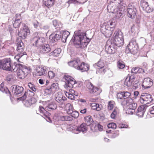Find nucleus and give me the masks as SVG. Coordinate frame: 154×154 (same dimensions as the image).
Here are the masks:
<instances>
[{"label":"nucleus","mask_w":154,"mask_h":154,"mask_svg":"<svg viewBox=\"0 0 154 154\" xmlns=\"http://www.w3.org/2000/svg\"><path fill=\"white\" fill-rule=\"evenodd\" d=\"M13 71L15 72L20 79H24L30 72V68L20 64H17L13 67Z\"/></svg>","instance_id":"2"},{"label":"nucleus","mask_w":154,"mask_h":154,"mask_svg":"<svg viewBox=\"0 0 154 154\" xmlns=\"http://www.w3.org/2000/svg\"><path fill=\"white\" fill-rule=\"evenodd\" d=\"M36 102V99L34 98H32L31 99L27 100L26 101L25 104L27 107L29 106L32 104H34Z\"/></svg>","instance_id":"34"},{"label":"nucleus","mask_w":154,"mask_h":154,"mask_svg":"<svg viewBox=\"0 0 154 154\" xmlns=\"http://www.w3.org/2000/svg\"><path fill=\"white\" fill-rule=\"evenodd\" d=\"M55 100L60 104L62 105L65 104L64 102L66 100V98L63 96L61 92H60L55 94Z\"/></svg>","instance_id":"16"},{"label":"nucleus","mask_w":154,"mask_h":154,"mask_svg":"<svg viewBox=\"0 0 154 154\" xmlns=\"http://www.w3.org/2000/svg\"><path fill=\"white\" fill-rule=\"evenodd\" d=\"M28 85L30 88L33 91H36V89L35 87V86L31 83H29L28 84Z\"/></svg>","instance_id":"52"},{"label":"nucleus","mask_w":154,"mask_h":154,"mask_svg":"<svg viewBox=\"0 0 154 154\" xmlns=\"http://www.w3.org/2000/svg\"><path fill=\"white\" fill-rule=\"evenodd\" d=\"M101 30L102 32V33L104 34L106 37H109L112 35L114 30V28L113 27H110L109 30L108 29H106V27H104V26L103 27L101 26Z\"/></svg>","instance_id":"20"},{"label":"nucleus","mask_w":154,"mask_h":154,"mask_svg":"<svg viewBox=\"0 0 154 154\" xmlns=\"http://www.w3.org/2000/svg\"><path fill=\"white\" fill-rule=\"evenodd\" d=\"M36 74L38 76H45L47 75L48 69L46 66L41 65L38 66L36 68Z\"/></svg>","instance_id":"12"},{"label":"nucleus","mask_w":154,"mask_h":154,"mask_svg":"<svg viewBox=\"0 0 154 154\" xmlns=\"http://www.w3.org/2000/svg\"><path fill=\"white\" fill-rule=\"evenodd\" d=\"M137 103L134 101L131 104H130L128 107V113L129 114H133L135 112V110L137 107Z\"/></svg>","instance_id":"26"},{"label":"nucleus","mask_w":154,"mask_h":154,"mask_svg":"<svg viewBox=\"0 0 154 154\" xmlns=\"http://www.w3.org/2000/svg\"><path fill=\"white\" fill-rule=\"evenodd\" d=\"M65 80L66 87L72 88L75 84V82L73 78L68 75H65L63 77Z\"/></svg>","instance_id":"13"},{"label":"nucleus","mask_w":154,"mask_h":154,"mask_svg":"<svg viewBox=\"0 0 154 154\" xmlns=\"http://www.w3.org/2000/svg\"><path fill=\"white\" fill-rule=\"evenodd\" d=\"M45 41V39L44 38L36 36L31 40V43L33 46L40 47Z\"/></svg>","instance_id":"11"},{"label":"nucleus","mask_w":154,"mask_h":154,"mask_svg":"<svg viewBox=\"0 0 154 154\" xmlns=\"http://www.w3.org/2000/svg\"><path fill=\"white\" fill-rule=\"evenodd\" d=\"M153 100V98L152 95L148 93L142 94L140 96L139 99L140 103L145 105L150 103Z\"/></svg>","instance_id":"8"},{"label":"nucleus","mask_w":154,"mask_h":154,"mask_svg":"<svg viewBox=\"0 0 154 154\" xmlns=\"http://www.w3.org/2000/svg\"><path fill=\"white\" fill-rule=\"evenodd\" d=\"M111 2H115L117 5H121L123 0H111Z\"/></svg>","instance_id":"56"},{"label":"nucleus","mask_w":154,"mask_h":154,"mask_svg":"<svg viewBox=\"0 0 154 154\" xmlns=\"http://www.w3.org/2000/svg\"><path fill=\"white\" fill-rule=\"evenodd\" d=\"M24 55V53L18 54L15 56L14 58L17 60V61L20 62L19 59L23 55Z\"/></svg>","instance_id":"48"},{"label":"nucleus","mask_w":154,"mask_h":154,"mask_svg":"<svg viewBox=\"0 0 154 154\" xmlns=\"http://www.w3.org/2000/svg\"><path fill=\"white\" fill-rule=\"evenodd\" d=\"M57 105L54 103L52 102L45 107V109L48 111L54 110L57 108Z\"/></svg>","instance_id":"32"},{"label":"nucleus","mask_w":154,"mask_h":154,"mask_svg":"<svg viewBox=\"0 0 154 154\" xmlns=\"http://www.w3.org/2000/svg\"><path fill=\"white\" fill-rule=\"evenodd\" d=\"M40 48L41 51L44 53H47L51 51V48L50 46L48 44L43 45L42 44L40 47Z\"/></svg>","instance_id":"27"},{"label":"nucleus","mask_w":154,"mask_h":154,"mask_svg":"<svg viewBox=\"0 0 154 154\" xmlns=\"http://www.w3.org/2000/svg\"><path fill=\"white\" fill-rule=\"evenodd\" d=\"M114 101H110L109 102L108 105V109L109 110H112L114 106Z\"/></svg>","instance_id":"47"},{"label":"nucleus","mask_w":154,"mask_h":154,"mask_svg":"<svg viewBox=\"0 0 154 154\" xmlns=\"http://www.w3.org/2000/svg\"><path fill=\"white\" fill-rule=\"evenodd\" d=\"M127 15L131 19H133L136 17L137 11L135 7L134 4L130 3L128 6Z\"/></svg>","instance_id":"7"},{"label":"nucleus","mask_w":154,"mask_h":154,"mask_svg":"<svg viewBox=\"0 0 154 154\" xmlns=\"http://www.w3.org/2000/svg\"><path fill=\"white\" fill-rule=\"evenodd\" d=\"M60 119L62 121H72L73 119L72 117L68 116H60Z\"/></svg>","instance_id":"39"},{"label":"nucleus","mask_w":154,"mask_h":154,"mask_svg":"<svg viewBox=\"0 0 154 154\" xmlns=\"http://www.w3.org/2000/svg\"><path fill=\"white\" fill-rule=\"evenodd\" d=\"M133 101V100L130 97L126 99H123L121 102V104L123 106L128 105V106Z\"/></svg>","instance_id":"29"},{"label":"nucleus","mask_w":154,"mask_h":154,"mask_svg":"<svg viewBox=\"0 0 154 154\" xmlns=\"http://www.w3.org/2000/svg\"><path fill=\"white\" fill-rule=\"evenodd\" d=\"M144 111L145 112V109L144 107L143 106H140L138 108L137 112L142 111Z\"/></svg>","instance_id":"61"},{"label":"nucleus","mask_w":154,"mask_h":154,"mask_svg":"<svg viewBox=\"0 0 154 154\" xmlns=\"http://www.w3.org/2000/svg\"><path fill=\"white\" fill-rule=\"evenodd\" d=\"M115 38L112 41L116 47H120L124 43L123 35L122 32L119 30L116 31L114 33Z\"/></svg>","instance_id":"5"},{"label":"nucleus","mask_w":154,"mask_h":154,"mask_svg":"<svg viewBox=\"0 0 154 154\" xmlns=\"http://www.w3.org/2000/svg\"><path fill=\"white\" fill-rule=\"evenodd\" d=\"M86 122H87V124L89 125L93 121V120L91 116H88L85 118Z\"/></svg>","instance_id":"42"},{"label":"nucleus","mask_w":154,"mask_h":154,"mask_svg":"<svg viewBox=\"0 0 154 154\" xmlns=\"http://www.w3.org/2000/svg\"><path fill=\"white\" fill-rule=\"evenodd\" d=\"M128 125L123 123H120L119 125V127L120 128H126L128 127Z\"/></svg>","instance_id":"58"},{"label":"nucleus","mask_w":154,"mask_h":154,"mask_svg":"<svg viewBox=\"0 0 154 154\" xmlns=\"http://www.w3.org/2000/svg\"><path fill=\"white\" fill-rule=\"evenodd\" d=\"M87 127L86 124L85 123H82L79 126L77 127L75 130L73 131V132L76 134H78V132H76L82 131L83 133H85L87 131Z\"/></svg>","instance_id":"21"},{"label":"nucleus","mask_w":154,"mask_h":154,"mask_svg":"<svg viewBox=\"0 0 154 154\" xmlns=\"http://www.w3.org/2000/svg\"><path fill=\"white\" fill-rule=\"evenodd\" d=\"M15 64L11 66V60L10 58H5L0 60V69L7 71H12L13 70L14 66H15Z\"/></svg>","instance_id":"4"},{"label":"nucleus","mask_w":154,"mask_h":154,"mask_svg":"<svg viewBox=\"0 0 154 154\" xmlns=\"http://www.w3.org/2000/svg\"><path fill=\"white\" fill-rule=\"evenodd\" d=\"M65 108L67 110V112L68 114H70L74 109H73L72 105L70 103H67L65 106Z\"/></svg>","instance_id":"33"},{"label":"nucleus","mask_w":154,"mask_h":154,"mask_svg":"<svg viewBox=\"0 0 154 154\" xmlns=\"http://www.w3.org/2000/svg\"><path fill=\"white\" fill-rule=\"evenodd\" d=\"M150 112L152 114H154V106L149 109Z\"/></svg>","instance_id":"63"},{"label":"nucleus","mask_w":154,"mask_h":154,"mask_svg":"<svg viewBox=\"0 0 154 154\" xmlns=\"http://www.w3.org/2000/svg\"><path fill=\"white\" fill-rule=\"evenodd\" d=\"M69 34L70 33L69 32L67 31H64L62 34V38L65 39V41H66V39Z\"/></svg>","instance_id":"43"},{"label":"nucleus","mask_w":154,"mask_h":154,"mask_svg":"<svg viewBox=\"0 0 154 154\" xmlns=\"http://www.w3.org/2000/svg\"><path fill=\"white\" fill-rule=\"evenodd\" d=\"M43 2L47 6H51L54 3V0H43Z\"/></svg>","instance_id":"40"},{"label":"nucleus","mask_w":154,"mask_h":154,"mask_svg":"<svg viewBox=\"0 0 154 154\" xmlns=\"http://www.w3.org/2000/svg\"><path fill=\"white\" fill-rule=\"evenodd\" d=\"M61 35V33L60 31L55 32L50 35L49 39L52 42H56L60 39Z\"/></svg>","instance_id":"18"},{"label":"nucleus","mask_w":154,"mask_h":154,"mask_svg":"<svg viewBox=\"0 0 154 154\" xmlns=\"http://www.w3.org/2000/svg\"><path fill=\"white\" fill-rule=\"evenodd\" d=\"M138 67H134L132 69L131 72L132 73H137L138 72Z\"/></svg>","instance_id":"60"},{"label":"nucleus","mask_w":154,"mask_h":154,"mask_svg":"<svg viewBox=\"0 0 154 154\" xmlns=\"http://www.w3.org/2000/svg\"><path fill=\"white\" fill-rule=\"evenodd\" d=\"M17 51L20 53H24V45L23 43L21 40L17 41Z\"/></svg>","instance_id":"25"},{"label":"nucleus","mask_w":154,"mask_h":154,"mask_svg":"<svg viewBox=\"0 0 154 154\" xmlns=\"http://www.w3.org/2000/svg\"><path fill=\"white\" fill-rule=\"evenodd\" d=\"M91 109L94 110H96L97 111H100L102 108V106L96 103H91Z\"/></svg>","instance_id":"30"},{"label":"nucleus","mask_w":154,"mask_h":154,"mask_svg":"<svg viewBox=\"0 0 154 154\" xmlns=\"http://www.w3.org/2000/svg\"><path fill=\"white\" fill-rule=\"evenodd\" d=\"M107 127L109 128H112L115 129L116 128V124L113 122H112L109 123L107 125Z\"/></svg>","instance_id":"46"},{"label":"nucleus","mask_w":154,"mask_h":154,"mask_svg":"<svg viewBox=\"0 0 154 154\" xmlns=\"http://www.w3.org/2000/svg\"><path fill=\"white\" fill-rule=\"evenodd\" d=\"M12 87V92L14 95L19 96L24 91V88L22 86L14 85L11 87V88Z\"/></svg>","instance_id":"19"},{"label":"nucleus","mask_w":154,"mask_h":154,"mask_svg":"<svg viewBox=\"0 0 154 154\" xmlns=\"http://www.w3.org/2000/svg\"><path fill=\"white\" fill-rule=\"evenodd\" d=\"M119 5H117L115 2H111L109 3L107 6V9L109 13H116L118 10L117 7H119Z\"/></svg>","instance_id":"17"},{"label":"nucleus","mask_w":154,"mask_h":154,"mask_svg":"<svg viewBox=\"0 0 154 154\" xmlns=\"http://www.w3.org/2000/svg\"><path fill=\"white\" fill-rule=\"evenodd\" d=\"M86 86L88 91L91 94L96 95L98 94L97 92L98 91L99 88L93 86V84L88 81H86Z\"/></svg>","instance_id":"14"},{"label":"nucleus","mask_w":154,"mask_h":154,"mask_svg":"<svg viewBox=\"0 0 154 154\" xmlns=\"http://www.w3.org/2000/svg\"><path fill=\"white\" fill-rule=\"evenodd\" d=\"M28 91L27 92L26 91L23 96L20 98V99L23 100H25L26 97V94L28 93Z\"/></svg>","instance_id":"62"},{"label":"nucleus","mask_w":154,"mask_h":154,"mask_svg":"<svg viewBox=\"0 0 154 154\" xmlns=\"http://www.w3.org/2000/svg\"><path fill=\"white\" fill-rule=\"evenodd\" d=\"M86 38L85 33L79 30L74 32L71 41L75 45H79L80 48H83L87 46L89 42L87 41Z\"/></svg>","instance_id":"1"},{"label":"nucleus","mask_w":154,"mask_h":154,"mask_svg":"<svg viewBox=\"0 0 154 154\" xmlns=\"http://www.w3.org/2000/svg\"><path fill=\"white\" fill-rule=\"evenodd\" d=\"M125 65L123 62L119 61L117 63V67L119 69H122L124 68Z\"/></svg>","instance_id":"50"},{"label":"nucleus","mask_w":154,"mask_h":154,"mask_svg":"<svg viewBox=\"0 0 154 154\" xmlns=\"http://www.w3.org/2000/svg\"><path fill=\"white\" fill-rule=\"evenodd\" d=\"M7 81L9 83H14L16 80V78L14 74H10L7 77Z\"/></svg>","instance_id":"31"},{"label":"nucleus","mask_w":154,"mask_h":154,"mask_svg":"<svg viewBox=\"0 0 154 154\" xmlns=\"http://www.w3.org/2000/svg\"><path fill=\"white\" fill-rule=\"evenodd\" d=\"M143 10L145 11L147 13H150L154 11V8L148 5V6H146Z\"/></svg>","instance_id":"45"},{"label":"nucleus","mask_w":154,"mask_h":154,"mask_svg":"<svg viewBox=\"0 0 154 154\" xmlns=\"http://www.w3.org/2000/svg\"><path fill=\"white\" fill-rule=\"evenodd\" d=\"M152 85V80L149 78H145L142 84V86L145 88H150Z\"/></svg>","instance_id":"22"},{"label":"nucleus","mask_w":154,"mask_h":154,"mask_svg":"<svg viewBox=\"0 0 154 154\" xmlns=\"http://www.w3.org/2000/svg\"><path fill=\"white\" fill-rule=\"evenodd\" d=\"M69 114L71 115V117H72V118H77L79 116V113L77 111H75V110Z\"/></svg>","instance_id":"44"},{"label":"nucleus","mask_w":154,"mask_h":154,"mask_svg":"<svg viewBox=\"0 0 154 154\" xmlns=\"http://www.w3.org/2000/svg\"><path fill=\"white\" fill-rule=\"evenodd\" d=\"M138 48V44L136 40L134 38L129 42L126 49V51H128L131 54H134L137 52Z\"/></svg>","instance_id":"6"},{"label":"nucleus","mask_w":154,"mask_h":154,"mask_svg":"<svg viewBox=\"0 0 154 154\" xmlns=\"http://www.w3.org/2000/svg\"><path fill=\"white\" fill-rule=\"evenodd\" d=\"M23 27L21 28L18 33V36L23 39H25L27 35L30 34V31L27 26L24 23H22Z\"/></svg>","instance_id":"10"},{"label":"nucleus","mask_w":154,"mask_h":154,"mask_svg":"<svg viewBox=\"0 0 154 154\" xmlns=\"http://www.w3.org/2000/svg\"><path fill=\"white\" fill-rule=\"evenodd\" d=\"M58 86V84L57 83H53L51 87L45 89V92H48L49 94H51L52 92H54L57 88Z\"/></svg>","instance_id":"24"},{"label":"nucleus","mask_w":154,"mask_h":154,"mask_svg":"<svg viewBox=\"0 0 154 154\" xmlns=\"http://www.w3.org/2000/svg\"><path fill=\"white\" fill-rule=\"evenodd\" d=\"M17 15H16V18L15 20L14 21V23H13V26L15 28L19 27L20 26V24L21 23V21L20 18H17Z\"/></svg>","instance_id":"36"},{"label":"nucleus","mask_w":154,"mask_h":154,"mask_svg":"<svg viewBox=\"0 0 154 154\" xmlns=\"http://www.w3.org/2000/svg\"><path fill=\"white\" fill-rule=\"evenodd\" d=\"M131 96L130 93L128 91H123L118 93L117 97L120 99H124L130 97Z\"/></svg>","instance_id":"23"},{"label":"nucleus","mask_w":154,"mask_h":154,"mask_svg":"<svg viewBox=\"0 0 154 154\" xmlns=\"http://www.w3.org/2000/svg\"><path fill=\"white\" fill-rule=\"evenodd\" d=\"M61 49L60 48H57L51 53V55H53L54 56H58L61 52Z\"/></svg>","instance_id":"38"},{"label":"nucleus","mask_w":154,"mask_h":154,"mask_svg":"<svg viewBox=\"0 0 154 154\" xmlns=\"http://www.w3.org/2000/svg\"><path fill=\"white\" fill-rule=\"evenodd\" d=\"M69 66L73 67L81 72L87 71L89 69V66L84 62H81L79 58H77L68 62Z\"/></svg>","instance_id":"3"},{"label":"nucleus","mask_w":154,"mask_h":154,"mask_svg":"<svg viewBox=\"0 0 154 154\" xmlns=\"http://www.w3.org/2000/svg\"><path fill=\"white\" fill-rule=\"evenodd\" d=\"M34 27L35 28H37V27L39 26V23L36 20L34 21L33 23Z\"/></svg>","instance_id":"59"},{"label":"nucleus","mask_w":154,"mask_h":154,"mask_svg":"<svg viewBox=\"0 0 154 154\" xmlns=\"http://www.w3.org/2000/svg\"><path fill=\"white\" fill-rule=\"evenodd\" d=\"M117 114V110L114 109L112 113L111 114L110 117L112 119H115Z\"/></svg>","instance_id":"53"},{"label":"nucleus","mask_w":154,"mask_h":154,"mask_svg":"<svg viewBox=\"0 0 154 154\" xmlns=\"http://www.w3.org/2000/svg\"><path fill=\"white\" fill-rule=\"evenodd\" d=\"M53 23L54 26L56 28H60V24L59 23L57 22V21L56 20H54L53 21Z\"/></svg>","instance_id":"54"},{"label":"nucleus","mask_w":154,"mask_h":154,"mask_svg":"<svg viewBox=\"0 0 154 154\" xmlns=\"http://www.w3.org/2000/svg\"><path fill=\"white\" fill-rule=\"evenodd\" d=\"M39 109L40 112L42 114V116L48 118H49V116L50 115V113L46 110V109H45L42 106H39Z\"/></svg>","instance_id":"28"},{"label":"nucleus","mask_w":154,"mask_h":154,"mask_svg":"<svg viewBox=\"0 0 154 154\" xmlns=\"http://www.w3.org/2000/svg\"><path fill=\"white\" fill-rule=\"evenodd\" d=\"M144 112V111L143 110L142 111L137 112L136 113V115L139 117H142L143 116Z\"/></svg>","instance_id":"57"},{"label":"nucleus","mask_w":154,"mask_h":154,"mask_svg":"<svg viewBox=\"0 0 154 154\" xmlns=\"http://www.w3.org/2000/svg\"><path fill=\"white\" fill-rule=\"evenodd\" d=\"M96 68L97 66L98 67V69L103 67L105 66V64L103 60L100 59L97 63H96L93 65Z\"/></svg>","instance_id":"35"},{"label":"nucleus","mask_w":154,"mask_h":154,"mask_svg":"<svg viewBox=\"0 0 154 154\" xmlns=\"http://www.w3.org/2000/svg\"><path fill=\"white\" fill-rule=\"evenodd\" d=\"M117 49V47L111 41L108 40L107 41L105 51L107 53L109 54H114L115 53Z\"/></svg>","instance_id":"9"},{"label":"nucleus","mask_w":154,"mask_h":154,"mask_svg":"<svg viewBox=\"0 0 154 154\" xmlns=\"http://www.w3.org/2000/svg\"><path fill=\"white\" fill-rule=\"evenodd\" d=\"M49 77L51 79L53 78L55 75V73L52 71H49L48 73Z\"/></svg>","instance_id":"55"},{"label":"nucleus","mask_w":154,"mask_h":154,"mask_svg":"<svg viewBox=\"0 0 154 154\" xmlns=\"http://www.w3.org/2000/svg\"><path fill=\"white\" fill-rule=\"evenodd\" d=\"M148 0H141L140 1L141 6L143 9L146 6H148Z\"/></svg>","instance_id":"41"},{"label":"nucleus","mask_w":154,"mask_h":154,"mask_svg":"<svg viewBox=\"0 0 154 154\" xmlns=\"http://www.w3.org/2000/svg\"><path fill=\"white\" fill-rule=\"evenodd\" d=\"M99 69V70L98 71V72L100 73L101 74H104L106 71L107 69L104 66L103 67L100 68Z\"/></svg>","instance_id":"49"},{"label":"nucleus","mask_w":154,"mask_h":154,"mask_svg":"<svg viewBox=\"0 0 154 154\" xmlns=\"http://www.w3.org/2000/svg\"><path fill=\"white\" fill-rule=\"evenodd\" d=\"M135 80L136 79L134 76H128L126 79L124 84L128 87L131 86L132 85H136L138 82Z\"/></svg>","instance_id":"15"},{"label":"nucleus","mask_w":154,"mask_h":154,"mask_svg":"<svg viewBox=\"0 0 154 154\" xmlns=\"http://www.w3.org/2000/svg\"><path fill=\"white\" fill-rule=\"evenodd\" d=\"M114 13L116 14L115 16L117 18H119L120 17H121L122 16V13L121 11L120 10H118H118L116 11V13Z\"/></svg>","instance_id":"51"},{"label":"nucleus","mask_w":154,"mask_h":154,"mask_svg":"<svg viewBox=\"0 0 154 154\" xmlns=\"http://www.w3.org/2000/svg\"><path fill=\"white\" fill-rule=\"evenodd\" d=\"M0 91L6 94H7L8 93L9 94L10 93V92L8 88L4 85L3 83H2L0 85Z\"/></svg>","instance_id":"37"},{"label":"nucleus","mask_w":154,"mask_h":154,"mask_svg":"<svg viewBox=\"0 0 154 154\" xmlns=\"http://www.w3.org/2000/svg\"><path fill=\"white\" fill-rule=\"evenodd\" d=\"M68 98L71 100H74L75 98L74 96L71 94H70Z\"/></svg>","instance_id":"64"}]
</instances>
